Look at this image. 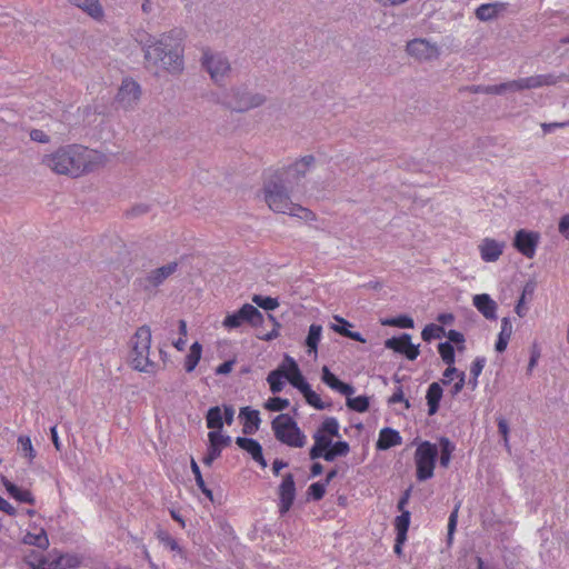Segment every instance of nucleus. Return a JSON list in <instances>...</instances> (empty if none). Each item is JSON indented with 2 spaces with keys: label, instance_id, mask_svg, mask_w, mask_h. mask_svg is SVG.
Here are the masks:
<instances>
[{
  "label": "nucleus",
  "instance_id": "1",
  "mask_svg": "<svg viewBox=\"0 0 569 569\" xmlns=\"http://www.w3.org/2000/svg\"><path fill=\"white\" fill-rule=\"evenodd\" d=\"M182 31L170 30L154 37L149 33L139 34V43L147 67L162 69L171 74H179L183 70Z\"/></svg>",
  "mask_w": 569,
  "mask_h": 569
},
{
  "label": "nucleus",
  "instance_id": "2",
  "mask_svg": "<svg viewBox=\"0 0 569 569\" xmlns=\"http://www.w3.org/2000/svg\"><path fill=\"white\" fill-rule=\"evenodd\" d=\"M104 160L103 153L72 143L43 154L40 163L56 174L78 178L94 171Z\"/></svg>",
  "mask_w": 569,
  "mask_h": 569
},
{
  "label": "nucleus",
  "instance_id": "3",
  "mask_svg": "<svg viewBox=\"0 0 569 569\" xmlns=\"http://www.w3.org/2000/svg\"><path fill=\"white\" fill-rule=\"evenodd\" d=\"M292 193L293 191L289 190L287 184H281L278 176H269L263 183L264 201L272 211L290 216H299L302 211L308 212L306 208L292 202Z\"/></svg>",
  "mask_w": 569,
  "mask_h": 569
},
{
  "label": "nucleus",
  "instance_id": "4",
  "mask_svg": "<svg viewBox=\"0 0 569 569\" xmlns=\"http://www.w3.org/2000/svg\"><path fill=\"white\" fill-rule=\"evenodd\" d=\"M130 363L133 369L152 373L157 365L150 359L151 330L148 326H141L131 338Z\"/></svg>",
  "mask_w": 569,
  "mask_h": 569
},
{
  "label": "nucleus",
  "instance_id": "5",
  "mask_svg": "<svg viewBox=\"0 0 569 569\" xmlns=\"http://www.w3.org/2000/svg\"><path fill=\"white\" fill-rule=\"evenodd\" d=\"M214 102L223 104L227 109L234 112H247L251 109L262 106L267 98L262 93L253 92L246 86L232 87L226 94V100L220 101L219 97L213 94Z\"/></svg>",
  "mask_w": 569,
  "mask_h": 569
},
{
  "label": "nucleus",
  "instance_id": "6",
  "mask_svg": "<svg viewBox=\"0 0 569 569\" xmlns=\"http://www.w3.org/2000/svg\"><path fill=\"white\" fill-rule=\"evenodd\" d=\"M271 428L276 439L289 447L302 448L306 445L305 433L287 413L277 416L271 422Z\"/></svg>",
  "mask_w": 569,
  "mask_h": 569
},
{
  "label": "nucleus",
  "instance_id": "7",
  "mask_svg": "<svg viewBox=\"0 0 569 569\" xmlns=\"http://www.w3.org/2000/svg\"><path fill=\"white\" fill-rule=\"evenodd\" d=\"M179 263L171 261L164 266L152 269L143 276H139L133 281L136 290L143 292L149 298L156 296L158 288L164 283V281L177 272Z\"/></svg>",
  "mask_w": 569,
  "mask_h": 569
},
{
  "label": "nucleus",
  "instance_id": "8",
  "mask_svg": "<svg viewBox=\"0 0 569 569\" xmlns=\"http://www.w3.org/2000/svg\"><path fill=\"white\" fill-rule=\"evenodd\" d=\"M438 458V448L430 441H422L415 452L416 476L419 481H426L433 477V470Z\"/></svg>",
  "mask_w": 569,
  "mask_h": 569
},
{
  "label": "nucleus",
  "instance_id": "9",
  "mask_svg": "<svg viewBox=\"0 0 569 569\" xmlns=\"http://www.w3.org/2000/svg\"><path fill=\"white\" fill-rule=\"evenodd\" d=\"M244 322L253 327L260 326L263 322V316L254 306L244 303L238 311L228 315L222 323L228 329H236Z\"/></svg>",
  "mask_w": 569,
  "mask_h": 569
},
{
  "label": "nucleus",
  "instance_id": "10",
  "mask_svg": "<svg viewBox=\"0 0 569 569\" xmlns=\"http://www.w3.org/2000/svg\"><path fill=\"white\" fill-rule=\"evenodd\" d=\"M407 53L418 61H432L439 58L440 49L425 38H416L407 42Z\"/></svg>",
  "mask_w": 569,
  "mask_h": 569
},
{
  "label": "nucleus",
  "instance_id": "11",
  "mask_svg": "<svg viewBox=\"0 0 569 569\" xmlns=\"http://www.w3.org/2000/svg\"><path fill=\"white\" fill-rule=\"evenodd\" d=\"M202 66L216 83H220L230 72V62L221 53L206 51L202 56Z\"/></svg>",
  "mask_w": 569,
  "mask_h": 569
},
{
  "label": "nucleus",
  "instance_id": "12",
  "mask_svg": "<svg viewBox=\"0 0 569 569\" xmlns=\"http://www.w3.org/2000/svg\"><path fill=\"white\" fill-rule=\"evenodd\" d=\"M296 482L292 473H286L278 487L279 513L284 516L292 507L296 499Z\"/></svg>",
  "mask_w": 569,
  "mask_h": 569
},
{
  "label": "nucleus",
  "instance_id": "13",
  "mask_svg": "<svg viewBox=\"0 0 569 569\" xmlns=\"http://www.w3.org/2000/svg\"><path fill=\"white\" fill-rule=\"evenodd\" d=\"M387 349L393 350L397 353L403 355L408 360H416L420 353L419 345L411 342L409 333H402L399 337H391L385 341Z\"/></svg>",
  "mask_w": 569,
  "mask_h": 569
},
{
  "label": "nucleus",
  "instance_id": "14",
  "mask_svg": "<svg viewBox=\"0 0 569 569\" xmlns=\"http://www.w3.org/2000/svg\"><path fill=\"white\" fill-rule=\"evenodd\" d=\"M540 236L538 232L520 229L513 238V247L525 257L531 259L536 254Z\"/></svg>",
  "mask_w": 569,
  "mask_h": 569
},
{
  "label": "nucleus",
  "instance_id": "15",
  "mask_svg": "<svg viewBox=\"0 0 569 569\" xmlns=\"http://www.w3.org/2000/svg\"><path fill=\"white\" fill-rule=\"evenodd\" d=\"M141 96V89L138 82L132 79H124L117 93L119 107L129 110L134 107Z\"/></svg>",
  "mask_w": 569,
  "mask_h": 569
},
{
  "label": "nucleus",
  "instance_id": "16",
  "mask_svg": "<svg viewBox=\"0 0 569 569\" xmlns=\"http://www.w3.org/2000/svg\"><path fill=\"white\" fill-rule=\"evenodd\" d=\"M284 360L288 363L286 379L289 381V383L300 392L309 388L310 385L302 376L297 362L289 356H286Z\"/></svg>",
  "mask_w": 569,
  "mask_h": 569
},
{
  "label": "nucleus",
  "instance_id": "17",
  "mask_svg": "<svg viewBox=\"0 0 569 569\" xmlns=\"http://www.w3.org/2000/svg\"><path fill=\"white\" fill-rule=\"evenodd\" d=\"M473 306L488 320L497 319V302L488 293L476 295Z\"/></svg>",
  "mask_w": 569,
  "mask_h": 569
},
{
  "label": "nucleus",
  "instance_id": "18",
  "mask_svg": "<svg viewBox=\"0 0 569 569\" xmlns=\"http://www.w3.org/2000/svg\"><path fill=\"white\" fill-rule=\"evenodd\" d=\"M505 243L486 238L479 246L481 259L486 262L497 261L503 252Z\"/></svg>",
  "mask_w": 569,
  "mask_h": 569
},
{
  "label": "nucleus",
  "instance_id": "19",
  "mask_svg": "<svg viewBox=\"0 0 569 569\" xmlns=\"http://www.w3.org/2000/svg\"><path fill=\"white\" fill-rule=\"evenodd\" d=\"M321 380L329 388L340 392L341 395L351 396L355 392V388L351 385L341 381L327 366L322 367Z\"/></svg>",
  "mask_w": 569,
  "mask_h": 569
},
{
  "label": "nucleus",
  "instance_id": "20",
  "mask_svg": "<svg viewBox=\"0 0 569 569\" xmlns=\"http://www.w3.org/2000/svg\"><path fill=\"white\" fill-rule=\"evenodd\" d=\"M315 443L309 450V458L317 460L322 458L323 452L331 446L332 439L319 429L312 436Z\"/></svg>",
  "mask_w": 569,
  "mask_h": 569
},
{
  "label": "nucleus",
  "instance_id": "21",
  "mask_svg": "<svg viewBox=\"0 0 569 569\" xmlns=\"http://www.w3.org/2000/svg\"><path fill=\"white\" fill-rule=\"evenodd\" d=\"M508 3L505 2H495V3H483L476 9V17L480 21H490L496 19L499 13L507 10Z\"/></svg>",
  "mask_w": 569,
  "mask_h": 569
},
{
  "label": "nucleus",
  "instance_id": "22",
  "mask_svg": "<svg viewBox=\"0 0 569 569\" xmlns=\"http://www.w3.org/2000/svg\"><path fill=\"white\" fill-rule=\"evenodd\" d=\"M401 442L402 438L399 432L392 428L386 427L380 430L376 448L378 450H388L391 447L401 445Z\"/></svg>",
  "mask_w": 569,
  "mask_h": 569
},
{
  "label": "nucleus",
  "instance_id": "23",
  "mask_svg": "<svg viewBox=\"0 0 569 569\" xmlns=\"http://www.w3.org/2000/svg\"><path fill=\"white\" fill-rule=\"evenodd\" d=\"M240 417L244 418V423L242 427V432L244 435H253L259 429L261 419L258 410H252L249 407H243L240 410Z\"/></svg>",
  "mask_w": 569,
  "mask_h": 569
},
{
  "label": "nucleus",
  "instance_id": "24",
  "mask_svg": "<svg viewBox=\"0 0 569 569\" xmlns=\"http://www.w3.org/2000/svg\"><path fill=\"white\" fill-rule=\"evenodd\" d=\"M442 387L440 382H432L427 390L426 399L428 405V415L433 416L439 410L440 400L442 398Z\"/></svg>",
  "mask_w": 569,
  "mask_h": 569
},
{
  "label": "nucleus",
  "instance_id": "25",
  "mask_svg": "<svg viewBox=\"0 0 569 569\" xmlns=\"http://www.w3.org/2000/svg\"><path fill=\"white\" fill-rule=\"evenodd\" d=\"M315 163H316L315 156H312V154L305 156L289 166L292 171L291 174L300 183L301 180L306 177L307 172L310 170L311 167H313Z\"/></svg>",
  "mask_w": 569,
  "mask_h": 569
},
{
  "label": "nucleus",
  "instance_id": "26",
  "mask_svg": "<svg viewBox=\"0 0 569 569\" xmlns=\"http://www.w3.org/2000/svg\"><path fill=\"white\" fill-rule=\"evenodd\" d=\"M3 486L11 497L16 500L29 505H34L36 499L29 490H22L11 481H9L6 477L1 478Z\"/></svg>",
  "mask_w": 569,
  "mask_h": 569
},
{
  "label": "nucleus",
  "instance_id": "27",
  "mask_svg": "<svg viewBox=\"0 0 569 569\" xmlns=\"http://www.w3.org/2000/svg\"><path fill=\"white\" fill-rule=\"evenodd\" d=\"M350 451V446L347 441L331 442V446L323 452L322 459L332 462L339 457H346Z\"/></svg>",
  "mask_w": 569,
  "mask_h": 569
},
{
  "label": "nucleus",
  "instance_id": "28",
  "mask_svg": "<svg viewBox=\"0 0 569 569\" xmlns=\"http://www.w3.org/2000/svg\"><path fill=\"white\" fill-rule=\"evenodd\" d=\"M154 535L163 546L169 548L171 551L177 552L181 558H187V553L183 550V548L179 546L178 541L173 537H171V535L168 531L158 528Z\"/></svg>",
  "mask_w": 569,
  "mask_h": 569
},
{
  "label": "nucleus",
  "instance_id": "29",
  "mask_svg": "<svg viewBox=\"0 0 569 569\" xmlns=\"http://www.w3.org/2000/svg\"><path fill=\"white\" fill-rule=\"evenodd\" d=\"M287 375V366L283 363L279 366L276 370L269 372L267 377V381L270 386V390L272 393H278L283 389L282 378H286Z\"/></svg>",
  "mask_w": 569,
  "mask_h": 569
},
{
  "label": "nucleus",
  "instance_id": "30",
  "mask_svg": "<svg viewBox=\"0 0 569 569\" xmlns=\"http://www.w3.org/2000/svg\"><path fill=\"white\" fill-rule=\"evenodd\" d=\"M72 4L82 9L90 17L99 19L103 16L102 7L99 0H70Z\"/></svg>",
  "mask_w": 569,
  "mask_h": 569
},
{
  "label": "nucleus",
  "instance_id": "31",
  "mask_svg": "<svg viewBox=\"0 0 569 569\" xmlns=\"http://www.w3.org/2000/svg\"><path fill=\"white\" fill-rule=\"evenodd\" d=\"M206 422L207 427L211 430H222L223 428V418H222V409L219 406H214L209 408L206 413Z\"/></svg>",
  "mask_w": 569,
  "mask_h": 569
},
{
  "label": "nucleus",
  "instance_id": "32",
  "mask_svg": "<svg viewBox=\"0 0 569 569\" xmlns=\"http://www.w3.org/2000/svg\"><path fill=\"white\" fill-rule=\"evenodd\" d=\"M202 346L196 341L191 345L190 351L186 357L184 369L187 372H192L201 359Z\"/></svg>",
  "mask_w": 569,
  "mask_h": 569
},
{
  "label": "nucleus",
  "instance_id": "33",
  "mask_svg": "<svg viewBox=\"0 0 569 569\" xmlns=\"http://www.w3.org/2000/svg\"><path fill=\"white\" fill-rule=\"evenodd\" d=\"M22 542L24 545L38 547L42 550H46L49 547V539L44 529H41L39 533L28 532L23 537Z\"/></svg>",
  "mask_w": 569,
  "mask_h": 569
},
{
  "label": "nucleus",
  "instance_id": "34",
  "mask_svg": "<svg viewBox=\"0 0 569 569\" xmlns=\"http://www.w3.org/2000/svg\"><path fill=\"white\" fill-rule=\"evenodd\" d=\"M401 513L395 519V528L397 531V536H399V540H407V532L410 525V511L402 510Z\"/></svg>",
  "mask_w": 569,
  "mask_h": 569
},
{
  "label": "nucleus",
  "instance_id": "35",
  "mask_svg": "<svg viewBox=\"0 0 569 569\" xmlns=\"http://www.w3.org/2000/svg\"><path fill=\"white\" fill-rule=\"evenodd\" d=\"M486 365L483 357H477L470 367V378L467 382L468 387L473 391L478 387V377L481 375Z\"/></svg>",
  "mask_w": 569,
  "mask_h": 569
},
{
  "label": "nucleus",
  "instance_id": "36",
  "mask_svg": "<svg viewBox=\"0 0 569 569\" xmlns=\"http://www.w3.org/2000/svg\"><path fill=\"white\" fill-rule=\"evenodd\" d=\"M322 333V327L320 325L312 323L309 327L308 336L306 338V346L308 347V352L317 353L318 343L320 341Z\"/></svg>",
  "mask_w": 569,
  "mask_h": 569
},
{
  "label": "nucleus",
  "instance_id": "37",
  "mask_svg": "<svg viewBox=\"0 0 569 569\" xmlns=\"http://www.w3.org/2000/svg\"><path fill=\"white\" fill-rule=\"evenodd\" d=\"M236 443L240 449L247 451L251 458L257 457L258 453L262 450L261 445L252 438L237 437Z\"/></svg>",
  "mask_w": 569,
  "mask_h": 569
},
{
  "label": "nucleus",
  "instance_id": "38",
  "mask_svg": "<svg viewBox=\"0 0 569 569\" xmlns=\"http://www.w3.org/2000/svg\"><path fill=\"white\" fill-rule=\"evenodd\" d=\"M440 446V466L448 468L451 455L455 450V445L446 437H441L439 440Z\"/></svg>",
  "mask_w": 569,
  "mask_h": 569
},
{
  "label": "nucleus",
  "instance_id": "39",
  "mask_svg": "<svg viewBox=\"0 0 569 569\" xmlns=\"http://www.w3.org/2000/svg\"><path fill=\"white\" fill-rule=\"evenodd\" d=\"M291 172H292L291 168L288 166V167H284V168L273 171L270 176H278V178H280V180H281V184H287L288 189L295 192V190L300 184L297 181V179L293 178Z\"/></svg>",
  "mask_w": 569,
  "mask_h": 569
},
{
  "label": "nucleus",
  "instance_id": "40",
  "mask_svg": "<svg viewBox=\"0 0 569 569\" xmlns=\"http://www.w3.org/2000/svg\"><path fill=\"white\" fill-rule=\"evenodd\" d=\"M79 563L80 561L77 556L66 553L53 559L50 566H53V569H69L78 567Z\"/></svg>",
  "mask_w": 569,
  "mask_h": 569
},
{
  "label": "nucleus",
  "instance_id": "41",
  "mask_svg": "<svg viewBox=\"0 0 569 569\" xmlns=\"http://www.w3.org/2000/svg\"><path fill=\"white\" fill-rule=\"evenodd\" d=\"M190 467H191L192 473L194 475V480H196L197 486L199 487V489L202 491V493L206 497H208L210 500H212L213 499L212 491L206 486V482L202 478L200 468L193 458L191 459Z\"/></svg>",
  "mask_w": 569,
  "mask_h": 569
},
{
  "label": "nucleus",
  "instance_id": "42",
  "mask_svg": "<svg viewBox=\"0 0 569 569\" xmlns=\"http://www.w3.org/2000/svg\"><path fill=\"white\" fill-rule=\"evenodd\" d=\"M347 407L357 412H366L369 409V397L367 396H358L356 398H350L347 396Z\"/></svg>",
  "mask_w": 569,
  "mask_h": 569
},
{
  "label": "nucleus",
  "instance_id": "43",
  "mask_svg": "<svg viewBox=\"0 0 569 569\" xmlns=\"http://www.w3.org/2000/svg\"><path fill=\"white\" fill-rule=\"evenodd\" d=\"M438 351H439V355H440L442 361L446 365H448V366L455 365V361H456L455 347L450 342H448V341L440 342L438 345Z\"/></svg>",
  "mask_w": 569,
  "mask_h": 569
},
{
  "label": "nucleus",
  "instance_id": "44",
  "mask_svg": "<svg viewBox=\"0 0 569 569\" xmlns=\"http://www.w3.org/2000/svg\"><path fill=\"white\" fill-rule=\"evenodd\" d=\"M318 429L329 437H340L339 422L335 417L326 418Z\"/></svg>",
  "mask_w": 569,
  "mask_h": 569
},
{
  "label": "nucleus",
  "instance_id": "45",
  "mask_svg": "<svg viewBox=\"0 0 569 569\" xmlns=\"http://www.w3.org/2000/svg\"><path fill=\"white\" fill-rule=\"evenodd\" d=\"M208 441L217 445V448H220L222 451L223 448L229 447L231 445V437L228 435H222L221 430L209 431Z\"/></svg>",
  "mask_w": 569,
  "mask_h": 569
},
{
  "label": "nucleus",
  "instance_id": "46",
  "mask_svg": "<svg viewBox=\"0 0 569 569\" xmlns=\"http://www.w3.org/2000/svg\"><path fill=\"white\" fill-rule=\"evenodd\" d=\"M307 401V403L318 410H323L330 405H326L319 397L317 392H315L311 387L307 388L301 392Z\"/></svg>",
  "mask_w": 569,
  "mask_h": 569
},
{
  "label": "nucleus",
  "instance_id": "47",
  "mask_svg": "<svg viewBox=\"0 0 569 569\" xmlns=\"http://www.w3.org/2000/svg\"><path fill=\"white\" fill-rule=\"evenodd\" d=\"M442 335H445V329L435 323L427 325L421 332L422 339L427 342H430L433 339H439Z\"/></svg>",
  "mask_w": 569,
  "mask_h": 569
},
{
  "label": "nucleus",
  "instance_id": "48",
  "mask_svg": "<svg viewBox=\"0 0 569 569\" xmlns=\"http://www.w3.org/2000/svg\"><path fill=\"white\" fill-rule=\"evenodd\" d=\"M252 301L260 308L267 311L274 310L279 307V302L276 298L264 297L261 295H254Z\"/></svg>",
  "mask_w": 569,
  "mask_h": 569
},
{
  "label": "nucleus",
  "instance_id": "49",
  "mask_svg": "<svg viewBox=\"0 0 569 569\" xmlns=\"http://www.w3.org/2000/svg\"><path fill=\"white\" fill-rule=\"evenodd\" d=\"M19 450L29 459L31 462L36 457V451L32 447L31 439L28 436H20L18 438Z\"/></svg>",
  "mask_w": 569,
  "mask_h": 569
},
{
  "label": "nucleus",
  "instance_id": "50",
  "mask_svg": "<svg viewBox=\"0 0 569 569\" xmlns=\"http://www.w3.org/2000/svg\"><path fill=\"white\" fill-rule=\"evenodd\" d=\"M382 323L386 326H393V327L407 328V329L413 328V326H415L413 319L406 315L388 319V320L383 321Z\"/></svg>",
  "mask_w": 569,
  "mask_h": 569
},
{
  "label": "nucleus",
  "instance_id": "51",
  "mask_svg": "<svg viewBox=\"0 0 569 569\" xmlns=\"http://www.w3.org/2000/svg\"><path fill=\"white\" fill-rule=\"evenodd\" d=\"M289 407V400L280 397H272L267 400L264 408L269 411H282Z\"/></svg>",
  "mask_w": 569,
  "mask_h": 569
},
{
  "label": "nucleus",
  "instance_id": "52",
  "mask_svg": "<svg viewBox=\"0 0 569 569\" xmlns=\"http://www.w3.org/2000/svg\"><path fill=\"white\" fill-rule=\"evenodd\" d=\"M539 78H540L541 87L555 86L559 81H567V82H569V74H567V73H560L558 76H556L553 73L539 74Z\"/></svg>",
  "mask_w": 569,
  "mask_h": 569
},
{
  "label": "nucleus",
  "instance_id": "53",
  "mask_svg": "<svg viewBox=\"0 0 569 569\" xmlns=\"http://www.w3.org/2000/svg\"><path fill=\"white\" fill-rule=\"evenodd\" d=\"M221 452L222 451L220 450V448H217V445L209 442L208 448H207V453L202 458V463L206 467H211L213 461L221 456Z\"/></svg>",
  "mask_w": 569,
  "mask_h": 569
},
{
  "label": "nucleus",
  "instance_id": "54",
  "mask_svg": "<svg viewBox=\"0 0 569 569\" xmlns=\"http://www.w3.org/2000/svg\"><path fill=\"white\" fill-rule=\"evenodd\" d=\"M326 493V483L323 482H313L308 488V496L315 500L319 501L323 498Z\"/></svg>",
  "mask_w": 569,
  "mask_h": 569
},
{
  "label": "nucleus",
  "instance_id": "55",
  "mask_svg": "<svg viewBox=\"0 0 569 569\" xmlns=\"http://www.w3.org/2000/svg\"><path fill=\"white\" fill-rule=\"evenodd\" d=\"M335 319H336V321L338 322V323H333V325L331 326V329H332L335 332H337V333H339V335H341V336H342V332H343V331H350V330H349V327H351V325H350V322H349V321H347L346 319H343V318H341V317H338V316H336V317H335Z\"/></svg>",
  "mask_w": 569,
  "mask_h": 569
},
{
  "label": "nucleus",
  "instance_id": "56",
  "mask_svg": "<svg viewBox=\"0 0 569 569\" xmlns=\"http://www.w3.org/2000/svg\"><path fill=\"white\" fill-rule=\"evenodd\" d=\"M397 402H403L405 407L408 409L410 408L409 400L405 399L402 388L399 386L397 387L393 395L389 398V403H397Z\"/></svg>",
  "mask_w": 569,
  "mask_h": 569
},
{
  "label": "nucleus",
  "instance_id": "57",
  "mask_svg": "<svg viewBox=\"0 0 569 569\" xmlns=\"http://www.w3.org/2000/svg\"><path fill=\"white\" fill-rule=\"evenodd\" d=\"M30 139L36 142L40 143H48L50 142V137L40 129H32L30 131Z\"/></svg>",
  "mask_w": 569,
  "mask_h": 569
},
{
  "label": "nucleus",
  "instance_id": "58",
  "mask_svg": "<svg viewBox=\"0 0 569 569\" xmlns=\"http://www.w3.org/2000/svg\"><path fill=\"white\" fill-rule=\"evenodd\" d=\"M497 423H498L499 433L502 436L503 442L507 446L508 445V435H509L508 421L503 417H499V418H497Z\"/></svg>",
  "mask_w": 569,
  "mask_h": 569
},
{
  "label": "nucleus",
  "instance_id": "59",
  "mask_svg": "<svg viewBox=\"0 0 569 569\" xmlns=\"http://www.w3.org/2000/svg\"><path fill=\"white\" fill-rule=\"evenodd\" d=\"M221 409L223 423L226 422L228 426H231L234 419V408L231 405H223Z\"/></svg>",
  "mask_w": 569,
  "mask_h": 569
},
{
  "label": "nucleus",
  "instance_id": "60",
  "mask_svg": "<svg viewBox=\"0 0 569 569\" xmlns=\"http://www.w3.org/2000/svg\"><path fill=\"white\" fill-rule=\"evenodd\" d=\"M522 87L523 89H536L541 87L540 78L538 76H531L527 78H522Z\"/></svg>",
  "mask_w": 569,
  "mask_h": 569
},
{
  "label": "nucleus",
  "instance_id": "61",
  "mask_svg": "<svg viewBox=\"0 0 569 569\" xmlns=\"http://www.w3.org/2000/svg\"><path fill=\"white\" fill-rule=\"evenodd\" d=\"M458 380L456 381V383L453 385L452 389H451V395L452 397L457 396L458 393H460L463 389V387L466 386V373L465 372H459L458 373Z\"/></svg>",
  "mask_w": 569,
  "mask_h": 569
},
{
  "label": "nucleus",
  "instance_id": "62",
  "mask_svg": "<svg viewBox=\"0 0 569 569\" xmlns=\"http://www.w3.org/2000/svg\"><path fill=\"white\" fill-rule=\"evenodd\" d=\"M445 335L449 339L448 342H450L451 345L452 343L462 345L466 341L465 340V336L461 332L457 331V330H449L447 333L445 332Z\"/></svg>",
  "mask_w": 569,
  "mask_h": 569
},
{
  "label": "nucleus",
  "instance_id": "63",
  "mask_svg": "<svg viewBox=\"0 0 569 569\" xmlns=\"http://www.w3.org/2000/svg\"><path fill=\"white\" fill-rule=\"evenodd\" d=\"M558 230L566 239L569 240V213L560 218Z\"/></svg>",
  "mask_w": 569,
  "mask_h": 569
},
{
  "label": "nucleus",
  "instance_id": "64",
  "mask_svg": "<svg viewBox=\"0 0 569 569\" xmlns=\"http://www.w3.org/2000/svg\"><path fill=\"white\" fill-rule=\"evenodd\" d=\"M512 335V325L509 318L505 317L501 320V331L499 336L510 339Z\"/></svg>",
  "mask_w": 569,
  "mask_h": 569
}]
</instances>
